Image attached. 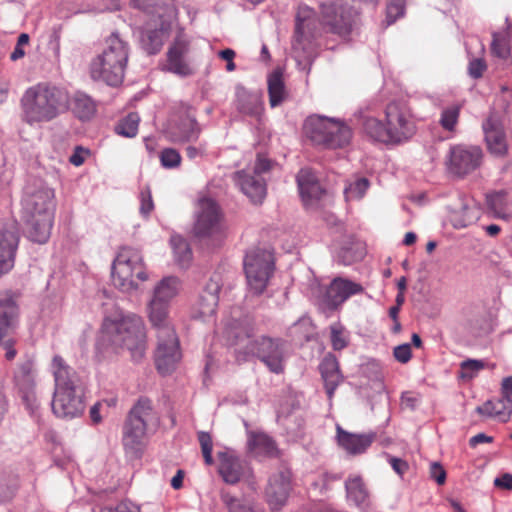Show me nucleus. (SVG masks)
Masks as SVG:
<instances>
[{
	"instance_id": "34",
	"label": "nucleus",
	"mask_w": 512,
	"mask_h": 512,
	"mask_svg": "<svg viewBox=\"0 0 512 512\" xmlns=\"http://www.w3.org/2000/svg\"><path fill=\"white\" fill-rule=\"evenodd\" d=\"M73 111L79 119L88 120L95 114L96 105L90 96L77 92L73 98Z\"/></svg>"
},
{
	"instance_id": "56",
	"label": "nucleus",
	"mask_w": 512,
	"mask_h": 512,
	"mask_svg": "<svg viewBox=\"0 0 512 512\" xmlns=\"http://www.w3.org/2000/svg\"><path fill=\"white\" fill-rule=\"evenodd\" d=\"M100 512H140L139 508L131 502L123 501L114 507H104Z\"/></svg>"
},
{
	"instance_id": "44",
	"label": "nucleus",
	"mask_w": 512,
	"mask_h": 512,
	"mask_svg": "<svg viewBox=\"0 0 512 512\" xmlns=\"http://www.w3.org/2000/svg\"><path fill=\"white\" fill-rule=\"evenodd\" d=\"M506 194L504 192H495L487 195V205L492 213L498 218H506Z\"/></svg>"
},
{
	"instance_id": "55",
	"label": "nucleus",
	"mask_w": 512,
	"mask_h": 512,
	"mask_svg": "<svg viewBox=\"0 0 512 512\" xmlns=\"http://www.w3.org/2000/svg\"><path fill=\"white\" fill-rule=\"evenodd\" d=\"M430 476L438 485H443L446 480V471L438 462H433L430 466Z\"/></svg>"
},
{
	"instance_id": "47",
	"label": "nucleus",
	"mask_w": 512,
	"mask_h": 512,
	"mask_svg": "<svg viewBox=\"0 0 512 512\" xmlns=\"http://www.w3.org/2000/svg\"><path fill=\"white\" fill-rule=\"evenodd\" d=\"M17 385L23 394L22 398L24 401H34V381L29 374L17 378Z\"/></svg>"
},
{
	"instance_id": "37",
	"label": "nucleus",
	"mask_w": 512,
	"mask_h": 512,
	"mask_svg": "<svg viewBox=\"0 0 512 512\" xmlns=\"http://www.w3.org/2000/svg\"><path fill=\"white\" fill-rule=\"evenodd\" d=\"M478 218V211L475 206L463 203L459 211H454L451 215V223L457 228H465L475 222Z\"/></svg>"
},
{
	"instance_id": "61",
	"label": "nucleus",
	"mask_w": 512,
	"mask_h": 512,
	"mask_svg": "<svg viewBox=\"0 0 512 512\" xmlns=\"http://www.w3.org/2000/svg\"><path fill=\"white\" fill-rule=\"evenodd\" d=\"M512 396V376L503 378L501 383V397L511 398Z\"/></svg>"
},
{
	"instance_id": "26",
	"label": "nucleus",
	"mask_w": 512,
	"mask_h": 512,
	"mask_svg": "<svg viewBox=\"0 0 512 512\" xmlns=\"http://www.w3.org/2000/svg\"><path fill=\"white\" fill-rule=\"evenodd\" d=\"M483 130L489 152L497 157L505 156L508 151V145L502 127L489 118L483 123Z\"/></svg>"
},
{
	"instance_id": "33",
	"label": "nucleus",
	"mask_w": 512,
	"mask_h": 512,
	"mask_svg": "<svg viewBox=\"0 0 512 512\" xmlns=\"http://www.w3.org/2000/svg\"><path fill=\"white\" fill-rule=\"evenodd\" d=\"M363 130L367 136L372 140L384 144H393L392 139H397L398 134L388 130L387 123H382L379 119L374 117H367L363 121Z\"/></svg>"
},
{
	"instance_id": "15",
	"label": "nucleus",
	"mask_w": 512,
	"mask_h": 512,
	"mask_svg": "<svg viewBox=\"0 0 512 512\" xmlns=\"http://www.w3.org/2000/svg\"><path fill=\"white\" fill-rule=\"evenodd\" d=\"M482 156V150L477 146H453L448 155V171L457 177H464L480 167Z\"/></svg>"
},
{
	"instance_id": "24",
	"label": "nucleus",
	"mask_w": 512,
	"mask_h": 512,
	"mask_svg": "<svg viewBox=\"0 0 512 512\" xmlns=\"http://www.w3.org/2000/svg\"><path fill=\"white\" fill-rule=\"evenodd\" d=\"M297 184L305 206H312L325 193L315 174L308 168L298 172Z\"/></svg>"
},
{
	"instance_id": "13",
	"label": "nucleus",
	"mask_w": 512,
	"mask_h": 512,
	"mask_svg": "<svg viewBox=\"0 0 512 512\" xmlns=\"http://www.w3.org/2000/svg\"><path fill=\"white\" fill-rule=\"evenodd\" d=\"M200 134L201 127L196 120L193 107L180 104L167 129L169 139L175 143L195 142Z\"/></svg>"
},
{
	"instance_id": "36",
	"label": "nucleus",
	"mask_w": 512,
	"mask_h": 512,
	"mask_svg": "<svg viewBox=\"0 0 512 512\" xmlns=\"http://www.w3.org/2000/svg\"><path fill=\"white\" fill-rule=\"evenodd\" d=\"M176 262L186 267L192 260V251L187 241L180 235H173L170 239Z\"/></svg>"
},
{
	"instance_id": "32",
	"label": "nucleus",
	"mask_w": 512,
	"mask_h": 512,
	"mask_svg": "<svg viewBox=\"0 0 512 512\" xmlns=\"http://www.w3.org/2000/svg\"><path fill=\"white\" fill-rule=\"evenodd\" d=\"M269 103L272 108L281 105L287 100L289 93L286 89L283 73L280 69L274 70L267 79Z\"/></svg>"
},
{
	"instance_id": "48",
	"label": "nucleus",
	"mask_w": 512,
	"mask_h": 512,
	"mask_svg": "<svg viewBox=\"0 0 512 512\" xmlns=\"http://www.w3.org/2000/svg\"><path fill=\"white\" fill-rule=\"evenodd\" d=\"M160 161L165 168H176L181 163V156L174 148H165L160 153Z\"/></svg>"
},
{
	"instance_id": "7",
	"label": "nucleus",
	"mask_w": 512,
	"mask_h": 512,
	"mask_svg": "<svg viewBox=\"0 0 512 512\" xmlns=\"http://www.w3.org/2000/svg\"><path fill=\"white\" fill-rule=\"evenodd\" d=\"M159 417L152 401L141 397L130 409L123 425L122 445L125 453L133 458L141 456L149 426H156Z\"/></svg>"
},
{
	"instance_id": "41",
	"label": "nucleus",
	"mask_w": 512,
	"mask_h": 512,
	"mask_svg": "<svg viewBox=\"0 0 512 512\" xmlns=\"http://www.w3.org/2000/svg\"><path fill=\"white\" fill-rule=\"evenodd\" d=\"M221 501L229 512H262L246 503L244 500L232 496L228 492H221Z\"/></svg>"
},
{
	"instance_id": "5",
	"label": "nucleus",
	"mask_w": 512,
	"mask_h": 512,
	"mask_svg": "<svg viewBox=\"0 0 512 512\" xmlns=\"http://www.w3.org/2000/svg\"><path fill=\"white\" fill-rule=\"evenodd\" d=\"M23 120L30 124L49 122L68 106V95L62 89L48 83L29 87L20 99Z\"/></svg>"
},
{
	"instance_id": "52",
	"label": "nucleus",
	"mask_w": 512,
	"mask_h": 512,
	"mask_svg": "<svg viewBox=\"0 0 512 512\" xmlns=\"http://www.w3.org/2000/svg\"><path fill=\"white\" fill-rule=\"evenodd\" d=\"M487 70V64L483 58H473L468 64V75L473 79H479Z\"/></svg>"
},
{
	"instance_id": "57",
	"label": "nucleus",
	"mask_w": 512,
	"mask_h": 512,
	"mask_svg": "<svg viewBox=\"0 0 512 512\" xmlns=\"http://www.w3.org/2000/svg\"><path fill=\"white\" fill-rule=\"evenodd\" d=\"M270 168L271 161L262 155H258L254 167L251 168L250 170L252 171V173H257L258 175L262 176V174L269 171Z\"/></svg>"
},
{
	"instance_id": "19",
	"label": "nucleus",
	"mask_w": 512,
	"mask_h": 512,
	"mask_svg": "<svg viewBox=\"0 0 512 512\" xmlns=\"http://www.w3.org/2000/svg\"><path fill=\"white\" fill-rule=\"evenodd\" d=\"M189 51V41L183 35H178L167 51L166 70L182 77L191 75L193 69L188 59Z\"/></svg>"
},
{
	"instance_id": "17",
	"label": "nucleus",
	"mask_w": 512,
	"mask_h": 512,
	"mask_svg": "<svg viewBox=\"0 0 512 512\" xmlns=\"http://www.w3.org/2000/svg\"><path fill=\"white\" fill-rule=\"evenodd\" d=\"M385 118L388 130L397 133L398 138L392 139L393 144H399L410 139L416 131V126L405 106L392 102L387 105Z\"/></svg>"
},
{
	"instance_id": "12",
	"label": "nucleus",
	"mask_w": 512,
	"mask_h": 512,
	"mask_svg": "<svg viewBox=\"0 0 512 512\" xmlns=\"http://www.w3.org/2000/svg\"><path fill=\"white\" fill-rule=\"evenodd\" d=\"M225 232L223 214L219 205L210 198H203L198 203L193 235L200 241L220 239Z\"/></svg>"
},
{
	"instance_id": "22",
	"label": "nucleus",
	"mask_w": 512,
	"mask_h": 512,
	"mask_svg": "<svg viewBox=\"0 0 512 512\" xmlns=\"http://www.w3.org/2000/svg\"><path fill=\"white\" fill-rule=\"evenodd\" d=\"M364 288L361 284L341 277L335 278L326 290V302L329 307L337 308L349 297L361 294Z\"/></svg>"
},
{
	"instance_id": "4",
	"label": "nucleus",
	"mask_w": 512,
	"mask_h": 512,
	"mask_svg": "<svg viewBox=\"0 0 512 512\" xmlns=\"http://www.w3.org/2000/svg\"><path fill=\"white\" fill-rule=\"evenodd\" d=\"M252 330L238 332L230 329L228 338L236 346L235 357L238 362H247L251 358L259 359L270 372L280 374L284 371L286 358L285 342L279 338L262 336L251 339Z\"/></svg>"
},
{
	"instance_id": "59",
	"label": "nucleus",
	"mask_w": 512,
	"mask_h": 512,
	"mask_svg": "<svg viewBox=\"0 0 512 512\" xmlns=\"http://www.w3.org/2000/svg\"><path fill=\"white\" fill-rule=\"evenodd\" d=\"M418 397L415 396L413 393L411 392H405L402 394V397H401V404L402 406H404L405 408H408L410 410H414L418 404Z\"/></svg>"
},
{
	"instance_id": "53",
	"label": "nucleus",
	"mask_w": 512,
	"mask_h": 512,
	"mask_svg": "<svg viewBox=\"0 0 512 512\" xmlns=\"http://www.w3.org/2000/svg\"><path fill=\"white\" fill-rule=\"evenodd\" d=\"M30 37L27 33H21L18 37L16 46L13 52L10 54V59L12 61H17L24 57L25 51L23 47L29 43Z\"/></svg>"
},
{
	"instance_id": "46",
	"label": "nucleus",
	"mask_w": 512,
	"mask_h": 512,
	"mask_svg": "<svg viewBox=\"0 0 512 512\" xmlns=\"http://www.w3.org/2000/svg\"><path fill=\"white\" fill-rule=\"evenodd\" d=\"M198 441L201 446V451L204 457V461L207 465L213 464V457H212V449H213V443H212V437L209 433L200 431L198 432Z\"/></svg>"
},
{
	"instance_id": "28",
	"label": "nucleus",
	"mask_w": 512,
	"mask_h": 512,
	"mask_svg": "<svg viewBox=\"0 0 512 512\" xmlns=\"http://www.w3.org/2000/svg\"><path fill=\"white\" fill-rule=\"evenodd\" d=\"M236 107L243 114L258 116L263 110L261 92H250L243 86L236 87Z\"/></svg>"
},
{
	"instance_id": "38",
	"label": "nucleus",
	"mask_w": 512,
	"mask_h": 512,
	"mask_svg": "<svg viewBox=\"0 0 512 512\" xmlns=\"http://www.w3.org/2000/svg\"><path fill=\"white\" fill-rule=\"evenodd\" d=\"M164 32L162 30H146L141 35V44L148 54L158 53L163 46Z\"/></svg>"
},
{
	"instance_id": "40",
	"label": "nucleus",
	"mask_w": 512,
	"mask_h": 512,
	"mask_svg": "<svg viewBox=\"0 0 512 512\" xmlns=\"http://www.w3.org/2000/svg\"><path fill=\"white\" fill-rule=\"evenodd\" d=\"M140 117L137 113H129L115 128V131L125 137H134L137 134Z\"/></svg>"
},
{
	"instance_id": "1",
	"label": "nucleus",
	"mask_w": 512,
	"mask_h": 512,
	"mask_svg": "<svg viewBox=\"0 0 512 512\" xmlns=\"http://www.w3.org/2000/svg\"><path fill=\"white\" fill-rule=\"evenodd\" d=\"M179 289L177 277H164L154 287L147 305L148 319L157 337L155 364L162 375L172 373L181 359L179 340L169 317L171 301Z\"/></svg>"
},
{
	"instance_id": "50",
	"label": "nucleus",
	"mask_w": 512,
	"mask_h": 512,
	"mask_svg": "<svg viewBox=\"0 0 512 512\" xmlns=\"http://www.w3.org/2000/svg\"><path fill=\"white\" fill-rule=\"evenodd\" d=\"M331 330V344L334 350H342L347 346V339L344 336L343 328L339 324H333Z\"/></svg>"
},
{
	"instance_id": "2",
	"label": "nucleus",
	"mask_w": 512,
	"mask_h": 512,
	"mask_svg": "<svg viewBox=\"0 0 512 512\" xmlns=\"http://www.w3.org/2000/svg\"><path fill=\"white\" fill-rule=\"evenodd\" d=\"M52 370L55 390L52 400L53 413L62 419H73L85 411V387L76 371L60 356H54Z\"/></svg>"
},
{
	"instance_id": "3",
	"label": "nucleus",
	"mask_w": 512,
	"mask_h": 512,
	"mask_svg": "<svg viewBox=\"0 0 512 512\" xmlns=\"http://www.w3.org/2000/svg\"><path fill=\"white\" fill-rule=\"evenodd\" d=\"M54 191L44 184L27 186L22 199V218L28 238L36 243L48 241L53 225Z\"/></svg>"
},
{
	"instance_id": "6",
	"label": "nucleus",
	"mask_w": 512,
	"mask_h": 512,
	"mask_svg": "<svg viewBox=\"0 0 512 512\" xmlns=\"http://www.w3.org/2000/svg\"><path fill=\"white\" fill-rule=\"evenodd\" d=\"M129 58V46L118 33H112L107 39L102 53L92 59L89 72L95 81L109 86H118L123 82Z\"/></svg>"
},
{
	"instance_id": "18",
	"label": "nucleus",
	"mask_w": 512,
	"mask_h": 512,
	"mask_svg": "<svg viewBox=\"0 0 512 512\" xmlns=\"http://www.w3.org/2000/svg\"><path fill=\"white\" fill-rule=\"evenodd\" d=\"M233 181L252 203L261 204L265 199L267 194L266 181L261 175L252 173L250 168L235 172Z\"/></svg>"
},
{
	"instance_id": "63",
	"label": "nucleus",
	"mask_w": 512,
	"mask_h": 512,
	"mask_svg": "<svg viewBox=\"0 0 512 512\" xmlns=\"http://www.w3.org/2000/svg\"><path fill=\"white\" fill-rule=\"evenodd\" d=\"M14 345L15 341L11 339L4 342L5 358L8 361L13 360L17 355V350L15 349Z\"/></svg>"
},
{
	"instance_id": "25",
	"label": "nucleus",
	"mask_w": 512,
	"mask_h": 512,
	"mask_svg": "<svg viewBox=\"0 0 512 512\" xmlns=\"http://www.w3.org/2000/svg\"><path fill=\"white\" fill-rule=\"evenodd\" d=\"M374 439L375 433L353 434L337 426L338 444L349 454L356 455L365 452Z\"/></svg>"
},
{
	"instance_id": "14",
	"label": "nucleus",
	"mask_w": 512,
	"mask_h": 512,
	"mask_svg": "<svg viewBox=\"0 0 512 512\" xmlns=\"http://www.w3.org/2000/svg\"><path fill=\"white\" fill-rule=\"evenodd\" d=\"M218 472L223 481L234 485L238 482L246 483L251 489L256 488V480L251 466L245 460L240 459L232 451L218 453Z\"/></svg>"
},
{
	"instance_id": "31",
	"label": "nucleus",
	"mask_w": 512,
	"mask_h": 512,
	"mask_svg": "<svg viewBox=\"0 0 512 512\" xmlns=\"http://www.w3.org/2000/svg\"><path fill=\"white\" fill-rule=\"evenodd\" d=\"M345 489L348 501L361 509L368 506L369 493L360 476H349L345 481Z\"/></svg>"
},
{
	"instance_id": "27",
	"label": "nucleus",
	"mask_w": 512,
	"mask_h": 512,
	"mask_svg": "<svg viewBox=\"0 0 512 512\" xmlns=\"http://www.w3.org/2000/svg\"><path fill=\"white\" fill-rule=\"evenodd\" d=\"M319 370L324 381L326 393L329 399H331L336 388L342 381L337 358L330 353L327 354L321 361Z\"/></svg>"
},
{
	"instance_id": "29",
	"label": "nucleus",
	"mask_w": 512,
	"mask_h": 512,
	"mask_svg": "<svg viewBox=\"0 0 512 512\" xmlns=\"http://www.w3.org/2000/svg\"><path fill=\"white\" fill-rule=\"evenodd\" d=\"M315 19L313 11L308 7H299L295 23L294 49H298L307 37H314Z\"/></svg>"
},
{
	"instance_id": "64",
	"label": "nucleus",
	"mask_w": 512,
	"mask_h": 512,
	"mask_svg": "<svg viewBox=\"0 0 512 512\" xmlns=\"http://www.w3.org/2000/svg\"><path fill=\"white\" fill-rule=\"evenodd\" d=\"M205 148L203 145H200L198 147L195 146H188L186 148V155L189 159H195L199 156H202L204 154Z\"/></svg>"
},
{
	"instance_id": "30",
	"label": "nucleus",
	"mask_w": 512,
	"mask_h": 512,
	"mask_svg": "<svg viewBox=\"0 0 512 512\" xmlns=\"http://www.w3.org/2000/svg\"><path fill=\"white\" fill-rule=\"evenodd\" d=\"M475 411L480 415L507 422L512 415V399L500 397L496 400H488L483 405L477 406Z\"/></svg>"
},
{
	"instance_id": "60",
	"label": "nucleus",
	"mask_w": 512,
	"mask_h": 512,
	"mask_svg": "<svg viewBox=\"0 0 512 512\" xmlns=\"http://www.w3.org/2000/svg\"><path fill=\"white\" fill-rule=\"evenodd\" d=\"M494 485L498 488L511 490L512 489V474L505 473V474L501 475L500 477H497L494 480Z\"/></svg>"
},
{
	"instance_id": "62",
	"label": "nucleus",
	"mask_w": 512,
	"mask_h": 512,
	"mask_svg": "<svg viewBox=\"0 0 512 512\" xmlns=\"http://www.w3.org/2000/svg\"><path fill=\"white\" fill-rule=\"evenodd\" d=\"M491 442H493V437L488 436L485 433H479L470 438L469 445L471 447H476L478 444Z\"/></svg>"
},
{
	"instance_id": "35",
	"label": "nucleus",
	"mask_w": 512,
	"mask_h": 512,
	"mask_svg": "<svg viewBox=\"0 0 512 512\" xmlns=\"http://www.w3.org/2000/svg\"><path fill=\"white\" fill-rule=\"evenodd\" d=\"M249 448L256 454L272 456L276 452V444L268 435L264 433L252 434L249 439Z\"/></svg>"
},
{
	"instance_id": "51",
	"label": "nucleus",
	"mask_w": 512,
	"mask_h": 512,
	"mask_svg": "<svg viewBox=\"0 0 512 512\" xmlns=\"http://www.w3.org/2000/svg\"><path fill=\"white\" fill-rule=\"evenodd\" d=\"M140 213L144 217H148L154 209V203L149 187H145L140 192Z\"/></svg>"
},
{
	"instance_id": "20",
	"label": "nucleus",
	"mask_w": 512,
	"mask_h": 512,
	"mask_svg": "<svg viewBox=\"0 0 512 512\" xmlns=\"http://www.w3.org/2000/svg\"><path fill=\"white\" fill-rule=\"evenodd\" d=\"M291 491V473L281 470L270 476L265 491L267 502L272 510H280L288 499Z\"/></svg>"
},
{
	"instance_id": "42",
	"label": "nucleus",
	"mask_w": 512,
	"mask_h": 512,
	"mask_svg": "<svg viewBox=\"0 0 512 512\" xmlns=\"http://www.w3.org/2000/svg\"><path fill=\"white\" fill-rule=\"evenodd\" d=\"M369 186L370 182L367 178H357L344 189L346 199L348 201L361 199L365 195Z\"/></svg>"
},
{
	"instance_id": "43",
	"label": "nucleus",
	"mask_w": 512,
	"mask_h": 512,
	"mask_svg": "<svg viewBox=\"0 0 512 512\" xmlns=\"http://www.w3.org/2000/svg\"><path fill=\"white\" fill-rule=\"evenodd\" d=\"M485 362L477 359H467L460 364L459 377L464 380H471L485 368Z\"/></svg>"
},
{
	"instance_id": "23",
	"label": "nucleus",
	"mask_w": 512,
	"mask_h": 512,
	"mask_svg": "<svg viewBox=\"0 0 512 512\" xmlns=\"http://www.w3.org/2000/svg\"><path fill=\"white\" fill-rule=\"evenodd\" d=\"M219 291L218 280L211 278L195 303V317L206 319L215 314L219 301Z\"/></svg>"
},
{
	"instance_id": "9",
	"label": "nucleus",
	"mask_w": 512,
	"mask_h": 512,
	"mask_svg": "<svg viewBox=\"0 0 512 512\" xmlns=\"http://www.w3.org/2000/svg\"><path fill=\"white\" fill-rule=\"evenodd\" d=\"M304 132L315 145L328 149L346 147L353 136L352 129L344 121L324 116L308 117Z\"/></svg>"
},
{
	"instance_id": "16",
	"label": "nucleus",
	"mask_w": 512,
	"mask_h": 512,
	"mask_svg": "<svg viewBox=\"0 0 512 512\" xmlns=\"http://www.w3.org/2000/svg\"><path fill=\"white\" fill-rule=\"evenodd\" d=\"M321 14L323 24L330 32L346 35L351 31L358 12L346 3L335 2L322 5Z\"/></svg>"
},
{
	"instance_id": "39",
	"label": "nucleus",
	"mask_w": 512,
	"mask_h": 512,
	"mask_svg": "<svg viewBox=\"0 0 512 512\" xmlns=\"http://www.w3.org/2000/svg\"><path fill=\"white\" fill-rule=\"evenodd\" d=\"M461 108H462V105L459 103H456V104H452L442 110L439 123L444 130L449 131V132H452L455 130V127L459 120Z\"/></svg>"
},
{
	"instance_id": "11",
	"label": "nucleus",
	"mask_w": 512,
	"mask_h": 512,
	"mask_svg": "<svg viewBox=\"0 0 512 512\" xmlns=\"http://www.w3.org/2000/svg\"><path fill=\"white\" fill-rule=\"evenodd\" d=\"M243 266L249 292L262 294L275 269L273 252L268 248H252L247 251Z\"/></svg>"
},
{
	"instance_id": "21",
	"label": "nucleus",
	"mask_w": 512,
	"mask_h": 512,
	"mask_svg": "<svg viewBox=\"0 0 512 512\" xmlns=\"http://www.w3.org/2000/svg\"><path fill=\"white\" fill-rule=\"evenodd\" d=\"M18 243L17 227L14 224L6 225L0 231V277L13 268Z\"/></svg>"
},
{
	"instance_id": "10",
	"label": "nucleus",
	"mask_w": 512,
	"mask_h": 512,
	"mask_svg": "<svg viewBox=\"0 0 512 512\" xmlns=\"http://www.w3.org/2000/svg\"><path fill=\"white\" fill-rule=\"evenodd\" d=\"M148 279L141 253L131 247H123L112 264V280L123 292L136 290L140 282Z\"/></svg>"
},
{
	"instance_id": "45",
	"label": "nucleus",
	"mask_w": 512,
	"mask_h": 512,
	"mask_svg": "<svg viewBox=\"0 0 512 512\" xmlns=\"http://www.w3.org/2000/svg\"><path fill=\"white\" fill-rule=\"evenodd\" d=\"M491 52L498 58L506 59L510 55V48L506 39L497 33H493Z\"/></svg>"
},
{
	"instance_id": "58",
	"label": "nucleus",
	"mask_w": 512,
	"mask_h": 512,
	"mask_svg": "<svg viewBox=\"0 0 512 512\" xmlns=\"http://www.w3.org/2000/svg\"><path fill=\"white\" fill-rule=\"evenodd\" d=\"M389 463L393 470L402 476L408 470V463L401 458L389 457Z\"/></svg>"
},
{
	"instance_id": "8",
	"label": "nucleus",
	"mask_w": 512,
	"mask_h": 512,
	"mask_svg": "<svg viewBox=\"0 0 512 512\" xmlns=\"http://www.w3.org/2000/svg\"><path fill=\"white\" fill-rule=\"evenodd\" d=\"M103 331L113 346L128 350L134 360L143 357L146 350V330L140 316L127 314L116 319L106 318Z\"/></svg>"
},
{
	"instance_id": "49",
	"label": "nucleus",
	"mask_w": 512,
	"mask_h": 512,
	"mask_svg": "<svg viewBox=\"0 0 512 512\" xmlns=\"http://www.w3.org/2000/svg\"><path fill=\"white\" fill-rule=\"evenodd\" d=\"M404 9L405 0H390L386 9L388 25L394 23L399 17L403 16Z\"/></svg>"
},
{
	"instance_id": "54",
	"label": "nucleus",
	"mask_w": 512,
	"mask_h": 512,
	"mask_svg": "<svg viewBox=\"0 0 512 512\" xmlns=\"http://www.w3.org/2000/svg\"><path fill=\"white\" fill-rule=\"evenodd\" d=\"M393 356L400 363H407L412 356L411 346L408 343L398 345L393 350Z\"/></svg>"
}]
</instances>
